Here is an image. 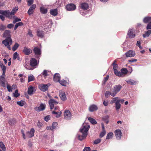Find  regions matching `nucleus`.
<instances>
[{
    "instance_id": "nucleus-1",
    "label": "nucleus",
    "mask_w": 151,
    "mask_h": 151,
    "mask_svg": "<svg viewBox=\"0 0 151 151\" xmlns=\"http://www.w3.org/2000/svg\"><path fill=\"white\" fill-rule=\"evenodd\" d=\"M89 128V125L86 123L83 124L82 128L80 129V132L82 134V135L79 134H78V137L79 140L82 141L86 138L87 135V132Z\"/></svg>"
},
{
    "instance_id": "nucleus-2",
    "label": "nucleus",
    "mask_w": 151,
    "mask_h": 151,
    "mask_svg": "<svg viewBox=\"0 0 151 151\" xmlns=\"http://www.w3.org/2000/svg\"><path fill=\"white\" fill-rule=\"evenodd\" d=\"M18 9V7L17 6L14 7L10 12L9 10L0 11V13L6 16L9 18H12L11 16L14 15Z\"/></svg>"
},
{
    "instance_id": "nucleus-3",
    "label": "nucleus",
    "mask_w": 151,
    "mask_h": 151,
    "mask_svg": "<svg viewBox=\"0 0 151 151\" xmlns=\"http://www.w3.org/2000/svg\"><path fill=\"white\" fill-rule=\"evenodd\" d=\"M122 88V86L120 85H117L114 86L113 88L112 91L113 93L112 94L113 96H116V94L119 92Z\"/></svg>"
},
{
    "instance_id": "nucleus-4",
    "label": "nucleus",
    "mask_w": 151,
    "mask_h": 151,
    "mask_svg": "<svg viewBox=\"0 0 151 151\" xmlns=\"http://www.w3.org/2000/svg\"><path fill=\"white\" fill-rule=\"evenodd\" d=\"M2 43L6 46L9 45H11L12 43V40L10 37H8L2 41Z\"/></svg>"
},
{
    "instance_id": "nucleus-5",
    "label": "nucleus",
    "mask_w": 151,
    "mask_h": 151,
    "mask_svg": "<svg viewBox=\"0 0 151 151\" xmlns=\"http://www.w3.org/2000/svg\"><path fill=\"white\" fill-rule=\"evenodd\" d=\"M127 35L129 37L131 38H134L135 36V30L133 28L129 29Z\"/></svg>"
},
{
    "instance_id": "nucleus-6",
    "label": "nucleus",
    "mask_w": 151,
    "mask_h": 151,
    "mask_svg": "<svg viewBox=\"0 0 151 151\" xmlns=\"http://www.w3.org/2000/svg\"><path fill=\"white\" fill-rule=\"evenodd\" d=\"M6 76L5 74H2V75L0 76V85L1 86L4 87L6 86L5 84V77Z\"/></svg>"
},
{
    "instance_id": "nucleus-7",
    "label": "nucleus",
    "mask_w": 151,
    "mask_h": 151,
    "mask_svg": "<svg viewBox=\"0 0 151 151\" xmlns=\"http://www.w3.org/2000/svg\"><path fill=\"white\" fill-rule=\"evenodd\" d=\"M45 107L46 105L45 104L42 103L40 104L39 106L35 107L34 109L35 111L39 112L45 110Z\"/></svg>"
},
{
    "instance_id": "nucleus-8",
    "label": "nucleus",
    "mask_w": 151,
    "mask_h": 151,
    "mask_svg": "<svg viewBox=\"0 0 151 151\" xmlns=\"http://www.w3.org/2000/svg\"><path fill=\"white\" fill-rule=\"evenodd\" d=\"M52 21L49 20L47 21V23L44 26V28L46 32H48V30L46 31V29H48L49 30H50V29L51 28L52 25Z\"/></svg>"
},
{
    "instance_id": "nucleus-9",
    "label": "nucleus",
    "mask_w": 151,
    "mask_h": 151,
    "mask_svg": "<svg viewBox=\"0 0 151 151\" xmlns=\"http://www.w3.org/2000/svg\"><path fill=\"white\" fill-rule=\"evenodd\" d=\"M50 84H41L39 86L40 89L44 92L46 91L47 90L48 87L50 86Z\"/></svg>"
},
{
    "instance_id": "nucleus-10",
    "label": "nucleus",
    "mask_w": 151,
    "mask_h": 151,
    "mask_svg": "<svg viewBox=\"0 0 151 151\" xmlns=\"http://www.w3.org/2000/svg\"><path fill=\"white\" fill-rule=\"evenodd\" d=\"M64 116L65 119L69 120L71 119V114L68 110H66L64 112Z\"/></svg>"
},
{
    "instance_id": "nucleus-11",
    "label": "nucleus",
    "mask_w": 151,
    "mask_h": 151,
    "mask_svg": "<svg viewBox=\"0 0 151 151\" xmlns=\"http://www.w3.org/2000/svg\"><path fill=\"white\" fill-rule=\"evenodd\" d=\"M76 9V6L73 4H68L66 6V9L68 11H73L74 10Z\"/></svg>"
},
{
    "instance_id": "nucleus-12",
    "label": "nucleus",
    "mask_w": 151,
    "mask_h": 151,
    "mask_svg": "<svg viewBox=\"0 0 151 151\" xmlns=\"http://www.w3.org/2000/svg\"><path fill=\"white\" fill-rule=\"evenodd\" d=\"M58 102L53 99H50L49 101V104L51 109H52L54 107V105H57Z\"/></svg>"
},
{
    "instance_id": "nucleus-13",
    "label": "nucleus",
    "mask_w": 151,
    "mask_h": 151,
    "mask_svg": "<svg viewBox=\"0 0 151 151\" xmlns=\"http://www.w3.org/2000/svg\"><path fill=\"white\" fill-rule=\"evenodd\" d=\"M35 129L33 128L31 129L29 131L27 132L26 133V136L28 138H30L34 136Z\"/></svg>"
},
{
    "instance_id": "nucleus-14",
    "label": "nucleus",
    "mask_w": 151,
    "mask_h": 151,
    "mask_svg": "<svg viewBox=\"0 0 151 151\" xmlns=\"http://www.w3.org/2000/svg\"><path fill=\"white\" fill-rule=\"evenodd\" d=\"M22 52L25 55H28L32 52V50L30 48L25 46L23 48Z\"/></svg>"
},
{
    "instance_id": "nucleus-15",
    "label": "nucleus",
    "mask_w": 151,
    "mask_h": 151,
    "mask_svg": "<svg viewBox=\"0 0 151 151\" xmlns=\"http://www.w3.org/2000/svg\"><path fill=\"white\" fill-rule=\"evenodd\" d=\"M125 54L127 57H134L135 55L134 51L132 50H129L128 52L126 53Z\"/></svg>"
},
{
    "instance_id": "nucleus-16",
    "label": "nucleus",
    "mask_w": 151,
    "mask_h": 151,
    "mask_svg": "<svg viewBox=\"0 0 151 151\" xmlns=\"http://www.w3.org/2000/svg\"><path fill=\"white\" fill-rule=\"evenodd\" d=\"M116 137L118 139H120L121 138L122 133L119 129H117L115 131Z\"/></svg>"
},
{
    "instance_id": "nucleus-17",
    "label": "nucleus",
    "mask_w": 151,
    "mask_h": 151,
    "mask_svg": "<svg viewBox=\"0 0 151 151\" xmlns=\"http://www.w3.org/2000/svg\"><path fill=\"white\" fill-rule=\"evenodd\" d=\"M60 75L58 73L55 74L53 77V80L55 82H58L60 80Z\"/></svg>"
},
{
    "instance_id": "nucleus-18",
    "label": "nucleus",
    "mask_w": 151,
    "mask_h": 151,
    "mask_svg": "<svg viewBox=\"0 0 151 151\" xmlns=\"http://www.w3.org/2000/svg\"><path fill=\"white\" fill-rule=\"evenodd\" d=\"M38 63L37 60L34 58H32L30 60V64L32 67H34L37 65Z\"/></svg>"
},
{
    "instance_id": "nucleus-19",
    "label": "nucleus",
    "mask_w": 151,
    "mask_h": 151,
    "mask_svg": "<svg viewBox=\"0 0 151 151\" xmlns=\"http://www.w3.org/2000/svg\"><path fill=\"white\" fill-rule=\"evenodd\" d=\"M36 7L35 4H32L29 8L28 11V13L29 15H31L33 14L34 10Z\"/></svg>"
},
{
    "instance_id": "nucleus-20",
    "label": "nucleus",
    "mask_w": 151,
    "mask_h": 151,
    "mask_svg": "<svg viewBox=\"0 0 151 151\" xmlns=\"http://www.w3.org/2000/svg\"><path fill=\"white\" fill-rule=\"evenodd\" d=\"M50 14L54 16H56L58 14V10L57 8L52 9L50 10Z\"/></svg>"
},
{
    "instance_id": "nucleus-21",
    "label": "nucleus",
    "mask_w": 151,
    "mask_h": 151,
    "mask_svg": "<svg viewBox=\"0 0 151 151\" xmlns=\"http://www.w3.org/2000/svg\"><path fill=\"white\" fill-rule=\"evenodd\" d=\"M59 95L62 100L65 101L66 99V97L65 92L62 91H60Z\"/></svg>"
},
{
    "instance_id": "nucleus-22",
    "label": "nucleus",
    "mask_w": 151,
    "mask_h": 151,
    "mask_svg": "<svg viewBox=\"0 0 151 151\" xmlns=\"http://www.w3.org/2000/svg\"><path fill=\"white\" fill-rule=\"evenodd\" d=\"M33 51L35 55L37 56L40 55L41 54L40 50L37 47H35L33 49Z\"/></svg>"
},
{
    "instance_id": "nucleus-23",
    "label": "nucleus",
    "mask_w": 151,
    "mask_h": 151,
    "mask_svg": "<svg viewBox=\"0 0 151 151\" xmlns=\"http://www.w3.org/2000/svg\"><path fill=\"white\" fill-rule=\"evenodd\" d=\"M81 8L84 10H87L88 8V4L86 3H84L81 4Z\"/></svg>"
},
{
    "instance_id": "nucleus-24",
    "label": "nucleus",
    "mask_w": 151,
    "mask_h": 151,
    "mask_svg": "<svg viewBox=\"0 0 151 151\" xmlns=\"http://www.w3.org/2000/svg\"><path fill=\"white\" fill-rule=\"evenodd\" d=\"M98 109L97 106L95 105H92L90 106L89 109L90 111L92 112Z\"/></svg>"
},
{
    "instance_id": "nucleus-25",
    "label": "nucleus",
    "mask_w": 151,
    "mask_h": 151,
    "mask_svg": "<svg viewBox=\"0 0 151 151\" xmlns=\"http://www.w3.org/2000/svg\"><path fill=\"white\" fill-rule=\"evenodd\" d=\"M151 22V17H145L143 19V22L145 23H147Z\"/></svg>"
},
{
    "instance_id": "nucleus-26",
    "label": "nucleus",
    "mask_w": 151,
    "mask_h": 151,
    "mask_svg": "<svg viewBox=\"0 0 151 151\" xmlns=\"http://www.w3.org/2000/svg\"><path fill=\"white\" fill-rule=\"evenodd\" d=\"M34 91H34L33 87L31 86H29L28 88L27 92L28 93L29 95H31L33 94V92Z\"/></svg>"
},
{
    "instance_id": "nucleus-27",
    "label": "nucleus",
    "mask_w": 151,
    "mask_h": 151,
    "mask_svg": "<svg viewBox=\"0 0 151 151\" xmlns=\"http://www.w3.org/2000/svg\"><path fill=\"white\" fill-rule=\"evenodd\" d=\"M151 34V30H148L147 31L145 32V33L142 35L144 38L149 37Z\"/></svg>"
},
{
    "instance_id": "nucleus-28",
    "label": "nucleus",
    "mask_w": 151,
    "mask_h": 151,
    "mask_svg": "<svg viewBox=\"0 0 151 151\" xmlns=\"http://www.w3.org/2000/svg\"><path fill=\"white\" fill-rule=\"evenodd\" d=\"M37 36L41 38H42L44 35V32L43 31L37 30Z\"/></svg>"
},
{
    "instance_id": "nucleus-29",
    "label": "nucleus",
    "mask_w": 151,
    "mask_h": 151,
    "mask_svg": "<svg viewBox=\"0 0 151 151\" xmlns=\"http://www.w3.org/2000/svg\"><path fill=\"white\" fill-rule=\"evenodd\" d=\"M126 81L128 84L130 85H134L136 84L137 83V81H135L134 80L131 79L128 80Z\"/></svg>"
},
{
    "instance_id": "nucleus-30",
    "label": "nucleus",
    "mask_w": 151,
    "mask_h": 151,
    "mask_svg": "<svg viewBox=\"0 0 151 151\" xmlns=\"http://www.w3.org/2000/svg\"><path fill=\"white\" fill-rule=\"evenodd\" d=\"M10 31L9 30H5L4 32V36L6 37L7 38L8 37H10Z\"/></svg>"
},
{
    "instance_id": "nucleus-31",
    "label": "nucleus",
    "mask_w": 151,
    "mask_h": 151,
    "mask_svg": "<svg viewBox=\"0 0 151 151\" xmlns=\"http://www.w3.org/2000/svg\"><path fill=\"white\" fill-rule=\"evenodd\" d=\"M118 99L119 98L117 97L113 98L112 100L111 101V104H112L114 103L116 104V103L118 102H119V99Z\"/></svg>"
},
{
    "instance_id": "nucleus-32",
    "label": "nucleus",
    "mask_w": 151,
    "mask_h": 151,
    "mask_svg": "<svg viewBox=\"0 0 151 151\" xmlns=\"http://www.w3.org/2000/svg\"><path fill=\"white\" fill-rule=\"evenodd\" d=\"M59 82L61 85L63 86H66L68 84L67 81L64 80H60Z\"/></svg>"
},
{
    "instance_id": "nucleus-33",
    "label": "nucleus",
    "mask_w": 151,
    "mask_h": 151,
    "mask_svg": "<svg viewBox=\"0 0 151 151\" xmlns=\"http://www.w3.org/2000/svg\"><path fill=\"white\" fill-rule=\"evenodd\" d=\"M113 93L112 91H111V92L109 91H106L105 93V96L106 98H108L109 97L110 95H111L113 97L115 96H113L112 95V94Z\"/></svg>"
},
{
    "instance_id": "nucleus-34",
    "label": "nucleus",
    "mask_w": 151,
    "mask_h": 151,
    "mask_svg": "<svg viewBox=\"0 0 151 151\" xmlns=\"http://www.w3.org/2000/svg\"><path fill=\"white\" fill-rule=\"evenodd\" d=\"M109 116L108 115H107L104 116L103 118V120L106 123L108 124L109 122Z\"/></svg>"
},
{
    "instance_id": "nucleus-35",
    "label": "nucleus",
    "mask_w": 151,
    "mask_h": 151,
    "mask_svg": "<svg viewBox=\"0 0 151 151\" xmlns=\"http://www.w3.org/2000/svg\"><path fill=\"white\" fill-rule=\"evenodd\" d=\"M13 19L14 20L13 21V23L15 24L16 22L20 21L21 19L20 18H19L17 17L14 16L13 17Z\"/></svg>"
},
{
    "instance_id": "nucleus-36",
    "label": "nucleus",
    "mask_w": 151,
    "mask_h": 151,
    "mask_svg": "<svg viewBox=\"0 0 151 151\" xmlns=\"http://www.w3.org/2000/svg\"><path fill=\"white\" fill-rule=\"evenodd\" d=\"M88 119L93 124H95L97 123L96 121L94 119L91 117H89L88 118Z\"/></svg>"
},
{
    "instance_id": "nucleus-37",
    "label": "nucleus",
    "mask_w": 151,
    "mask_h": 151,
    "mask_svg": "<svg viewBox=\"0 0 151 151\" xmlns=\"http://www.w3.org/2000/svg\"><path fill=\"white\" fill-rule=\"evenodd\" d=\"M52 113L53 114H56L57 115L56 116V117L58 118L61 115L62 112L61 111L57 112L54 111H53L52 112Z\"/></svg>"
},
{
    "instance_id": "nucleus-38",
    "label": "nucleus",
    "mask_w": 151,
    "mask_h": 151,
    "mask_svg": "<svg viewBox=\"0 0 151 151\" xmlns=\"http://www.w3.org/2000/svg\"><path fill=\"white\" fill-rule=\"evenodd\" d=\"M128 70L126 68H122L121 70V73H122V76L124 75L127 73Z\"/></svg>"
},
{
    "instance_id": "nucleus-39",
    "label": "nucleus",
    "mask_w": 151,
    "mask_h": 151,
    "mask_svg": "<svg viewBox=\"0 0 151 151\" xmlns=\"http://www.w3.org/2000/svg\"><path fill=\"white\" fill-rule=\"evenodd\" d=\"M40 11L43 14H46L47 12V9L43 7H41L40 8Z\"/></svg>"
},
{
    "instance_id": "nucleus-40",
    "label": "nucleus",
    "mask_w": 151,
    "mask_h": 151,
    "mask_svg": "<svg viewBox=\"0 0 151 151\" xmlns=\"http://www.w3.org/2000/svg\"><path fill=\"white\" fill-rule=\"evenodd\" d=\"M114 72L115 75L118 76H122V73H121V71H119L117 69H114Z\"/></svg>"
},
{
    "instance_id": "nucleus-41",
    "label": "nucleus",
    "mask_w": 151,
    "mask_h": 151,
    "mask_svg": "<svg viewBox=\"0 0 151 151\" xmlns=\"http://www.w3.org/2000/svg\"><path fill=\"white\" fill-rule=\"evenodd\" d=\"M121 107V105L119 103V102H116L115 104V108L116 109L117 111H118L119 109Z\"/></svg>"
},
{
    "instance_id": "nucleus-42",
    "label": "nucleus",
    "mask_w": 151,
    "mask_h": 151,
    "mask_svg": "<svg viewBox=\"0 0 151 151\" xmlns=\"http://www.w3.org/2000/svg\"><path fill=\"white\" fill-rule=\"evenodd\" d=\"M19 45L17 43H16L12 48V50L13 51H15L19 47Z\"/></svg>"
},
{
    "instance_id": "nucleus-43",
    "label": "nucleus",
    "mask_w": 151,
    "mask_h": 151,
    "mask_svg": "<svg viewBox=\"0 0 151 151\" xmlns=\"http://www.w3.org/2000/svg\"><path fill=\"white\" fill-rule=\"evenodd\" d=\"M0 66L1 67V69L3 71V73L2 74H5L6 70V67L5 65H1Z\"/></svg>"
},
{
    "instance_id": "nucleus-44",
    "label": "nucleus",
    "mask_w": 151,
    "mask_h": 151,
    "mask_svg": "<svg viewBox=\"0 0 151 151\" xmlns=\"http://www.w3.org/2000/svg\"><path fill=\"white\" fill-rule=\"evenodd\" d=\"M58 124L56 122H54L52 123V130H53L54 129H56L57 127Z\"/></svg>"
},
{
    "instance_id": "nucleus-45",
    "label": "nucleus",
    "mask_w": 151,
    "mask_h": 151,
    "mask_svg": "<svg viewBox=\"0 0 151 151\" xmlns=\"http://www.w3.org/2000/svg\"><path fill=\"white\" fill-rule=\"evenodd\" d=\"M16 123V120L15 119H10L9 121V123L11 125H12Z\"/></svg>"
},
{
    "instance_id": "nucleus-46",
    "label": "nucleus",
    "mask_w": 151,
    "mask_h": 151,
    "mask_svg": "<svg viewBox=\"0 0 151 151\" xmlns=\"http://www.w3.org/2000/svg\"><path fill=\"white\" fill-rule=\"evenodd\" d=\"M0 147L4 151L6 150V147L2 142H0Z\"/></svg>"
},
{
    "instance_id": "nucleus-47",
    "label": "nucleus",
    "mask_w": 151,
    "mask_h": 151,
    "mask_svg": "<svg viewBox=\"0 0 151 151\" xmlns=\"http://www.w3.org/2000/svg\"><path fill=\"white\" fill-rule=\"evenodd\" d=\"M113 135V133L111 132H110L108 133L106 137V139H110L111 138Z\"/></svg>"
},
{
    "instance_id": "nucleus-48",
    "label": "nucleus",
    "mask_w": 151,
    "mask_h": 151,
    "mask_svg": "<svg viewBox=\"0 0 151 151\" xmlns=\"http://www.w3.org/2000/svg\"><path fill=\"white\" fill-rule=\"evenodd\" d=\"M24 101H21L17 102V104L20 106H22L24 105Z\"/></svg>"
},
{
    "instance_id": "nucleus-49",
    "label": "nucleus",
    "mask_w": 151,
    "mask_h": 151,
    "mask_svg": "<svg viewBox=\"0 0 151 151\" xmlns=\"http://www.w3.org/2000/svg\"><path fill=\"white\" fill-rule=\"evenodd\" d=\"M6 28V25H4L3 24L0 25V30L3 31Z\"/></svg>"
},
{
    "instance_id": "nucleus-50",
    "label": "nucleus",
    "mask_w": 151,
    "mask_h": 151,
    "mask_svg": "<svg viewBox=\"0 0 151 151\" xmlns=\"http://www.w3.org/2000/svg\"><path fill=\"white\" fill-rule=\"evenodd\" d=\"M19 55L17 53V52H16L13 54V58L14 60H16L17 58H19Z\"/></svg>"
},
{
    "instance_id": "nucleus-51",
    "label": "nucleus",
    "mask_w": 151,
    "mask_h": 151,
    "mask_svg": "<svg viewBox=\"0 0 151 151\" xmlns=\"http://www.w3.org/2000/svg\"><path fill=\"white\" fill-rule=\"evenodd\" d=\"M35 78L33 76H29L28 78V82H29L33 81Z\"/></svg>"
},
{
    "instance_id": "nucleus-52",
    "label": "nucleus",
    "mask_w": 151,
    "mask_h": 151,
    "mask_svg": "<svg viewBox=\"0 0 151 151\" xmlns=\"http://www.w3.org/2000/svg\"><path fill=\"white\" fill-rule=\"evenodd\" d=\"M106 134V131H103L101 132L99 135V137H100L102 138Z\"/></svg>"
},
{
    "instance_id": "nucleus-53",
    "label": "nucleus",
    "mask_w": 151,
    "mask_h": 151,
    "mask_svg": "<svg viewBox=\"0 0 151 151\" xmlns=\"http://www.w3.org/2000/svg\"><path fill=\"white\" fill-rule=\"evenodd\" d=\"M14 96L15 97H17L19 96V94L18 93V91L16 90L14 93H13Z\"/></svg>"
},
{
    "instance_id": "nucleus-54",
    "label": "nucleus",
    "mask_w": 151,
    "mask_h": 151,
    "mask_svg": "<svg viewBox=\"0 0 151 151\" xmlns=\"http://www.w3.org/2000/svg\"><path fill=\"white\" fill-rule=\"evenodd\" d=\"M41 74L45 77L47 76L48 75L47 71L46 70H44Z\"/></svg>"
},
{
    "instance_id": "nucleus-55",
    "label": "nucleus",
    "mask_w": 151,
    "mask_h": 151,
    "mask_svg": "<svg viewBox=\"0 0 151 151\" xmlns=\"http://www.w3.org/2000/svg\"><path fill=\"white\" fill-rule=\"evenodd\" d=\"M146 29L147 30L151 29V22L148 23L147 24Z\"/></svg>"
},
{
    "instance_id": "nucleus-56",
    "label": "nucleus",
    "mask_w": 151,
    "mask_h": 151,
    "mask_svg": "<svg viewBox=\"0 0 151 151\" xmlns=\"http://www.w3.org/2000/svg\"><path fill=\"white\" fill-rule=\"evenodd\" d=\"M101 141V139H98L95 140L94 142V143L95 144H97L99 143Z\"/></svg>"
},
{
    "instance_id": "nucleus-57",
    "label": "nucleus",
    "mask_w": 151,
    "mask_h": 151,
    "mask_svg": "<svg viewBox=\"0 0 151 151\" xmlns=\"http://www.w3.org/2000/svg\"><path fill=\"white\" fill-rule=\"evenodd\" d=\"M7 88L8 91L9 92H12V89H11V87L10 86L8 83L7 84Z\"/></svg>"
},
{
    "instance_id": "nucleus-58",
    "label": "nucleus",
    "mask_w": 151,
    "mask_h": 151,
    "mask_svg": "<svg viewBox=\"0 0 151 151\" xmlns=\"http://www.w3.org/2000/svg\"><path fill=\"white\" fill-rule=\"evenodd\" d=\"M24 66L25 67V68L28 70H32L33 69L31 68L29 66L27 65V64L26 63H25L24 65Z\"/></svg>"
},
{
    "instance_id": "nucleus-59",
    "label": "nucleus",
    "mask_w": 151,
    "mask_h": 151,
    "mask_svg": "<svg viewBox=\"0 0 151 151\" xmlns=\"http://www.w3.org/2000/svg\"><path fill=\"white\" fill-rule=\"evenodd\" d=\"M28 5L29 6L32 5L33 2V0H29L27 1Z\"/></svg>"
},
{
    "instance_id": "nucleus-60",
    "label": "nucleus",
    "mask_w": 151,
    "mask_h": 151,
    "mask_svg": "<svg viewBox=\"0 0 151 151\" xmlns=\"http://www.w3.org/2000/svg\"><path fill=\"white\" fill-rule=\"evenodd\" d=\"M112 65H113V69L114 70V69H116V68L118 67L117 64L116 63L112 64Z\"/></svg>"
},
{
    "instance_id": "nucleus-61",
    "label": "nucleus",
    "mask_w": 151,
    "mask_h": 151,
    "mask_svg": "<svg viewBox=\"0 0 151 151\" xmlns=\"http://www.w3.org/2000/svg\"><path fill=\"white\" fill-rule=\"evenodd\" d=\"M18 27L20 26H22L23 25V23L22 22H19L17 23L16 24Z\"/></svg>"
},
{
    "instance_id": "nucleus-62",
    "label": "nucleus",
    "mask_w": 151,
    "mask_h": 151,
    "mask_svg": "<svg viewBox=\"0 0 151 151\" xmlns=\"http://www.w3.org/2000/svg\"><path fill=\"white\" fill-rule=\"evenodd\" d=\"M140 44L141 43L140 41H137V45L138 46L140 49H142V47L141 46Z\"/></svg>"
},
{
    "instance_id": "nucleus-63",
    "label": "nucleus",
    "mask_w": 151,
    "mask_h": 151,
    "mask_svg": "<svg viewBox=\"0 0 151 151\" xmlns=\"http://www.w3.org/2000/svg\"><path fill=\"white\" fill-rule=\"evenodd\" d=\"M14 26V25L12 24H8L7 25V27L9 29H11Z\"/></svg>"
},
{
    "instance_id": "nucleus-64",
    "label": "nucleus",
    "mask_w": 151,
    "mask_h": 151,
    "mask_svg": "<svg viewBox=\"0 0 151 151\" xmlns=\"http://www.w3.org/2000/svg\"><path fill=\"white\" fill-rule=\"evenodd\" d=\"M90 148L89 147H86L84 148L83 151H90Z\"/></svg>"
}]
</instances>
